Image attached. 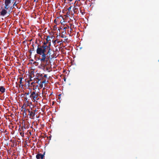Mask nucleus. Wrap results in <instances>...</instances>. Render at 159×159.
I'll use <instances>...</instances> for the list:
<instances>
[{
	"mask_svg": "<svg viewBox=\"0 0 159 159\" xmlns=\"http://www.w3.org/2000/svg\"><path fill=\"white\" fill-rule=\"evenodd\" d=\"M48 45H47V46L46 47V49L47 50L48 49H52L50 47L51 46V42H48Z\"/></svg>",
	"mask_w": 159,
	"mask_h": 159,
	"instance_id": "6e6552de",
	"label": "nucleus"
},
{
	"mask_svg": "<svg viewBox=\"0 0 159 159\" xmlns=\"http://www.w3.org/2000/svg\"><path fill=\"white\" fill-rule=\"evenodd\" d=\"M25 94H26L27 95H28L29 94V93H25Z\"/></svg>",
	"mask_w": 159,
	"mask_h": 159,
	"instance_id": "c756f323",
	"label": "nucleus"
},
{
	"mask_svg": "<svg viewBox=\"0 0 159 159\" xmlns=\"http://www.w3.org/2000/svg\"><path fill=\"white\" fill-rule=\"evenodd\" d=\"M39 94L37 93H36L35 91L33 92L30 95V97L34 100L35 101L37 99V98Z\"/></svg>",
	"mask_w": 159,
	"mask_h": 159,
	"instance_id": "f03ea898",
	"label": "nucleus"
},
{
	"mask_svg": "<svg viewBox=\"0 0 159 159\" xmlns=\"http://www.w3.org/2000/svg\"><path fill=\"white\" fill-rule=\"evenodd\" d=\"M19 79H20V84H21L22 83V78H20Z\"/></svg>",
	"mask_w": 159,
	"mask_h": 159,
	"instance_id": "dca6fc26",
	"label": "nucleus"
},
{
	"mask_svg": "<svg viewBox=\"0 0 159 159\" xmlns=\"http://www.w3.org/2000/svg\"><path fill=\"white\" fill-rule=\"evenodd\" d=\"M20 135L22 137H24V133L23 132H21L20 133Z\"/></svg>",
	"mask_w": 159,
	"mask_h": 159,
	"instance_id": "4468645a",
	"label": "nucleus"
},
{
	"mask_svg": "<svg viewBox=\"0 0 159 159\" xmlns=\"http://www.w3.org/2000/svg\"><path fill=\"white\" fill-rule=\"evenodd\" d=\"M30 116L34 117L35 116V112L33 111H30L29 110H28Z\"/></svg>",
	"mask_w": 159,
	"mask_h": 159,
	"instance_id": "0eeeda50",
	"label": "nucleus"
},
{
	"mask_svg": "<svg viewBox=\"0 0 159 159\" xmlns=\"http://www.w3.org/2000/svg\"><path fill=\"white\" fill-rule=\"evenodd\" d=\"M43 77L45 78H46L47 77V75H45Z\"/></svg>",
	"mask_w": 159,
	"mask_h": 159,
	"instance_id": "c85d7f7f",
	"label": "nucleus"
},
{
	"mask_svg": "<svg viewBox=\"0 0 159 159\" xmlns=\"http://www.w3.org/2000/svg\"><path fill=\"white\" fill-rule=\"evenodd\" d=\"M158 61H159V60H158Z\"/></svg>",
	"mask_w": 159,
	"mask_h": 159,
	"instance_id": "e433bc0d",
	"label": "nucleus"
},
{
	"mask_svg": "<svg viewBox=\"0 0 159 159\" xmlns=\"http://www.w3.org/2000/svg\"><path fill=\"white\" fill-rule=\"evenodd\" d=\"M53 104H54V102H53V103H52V105H53Z\"/></svg>",
	"mask_w": 159,
	"mask_h": 159,
	"instance_id": "f704fd0d",
	"label": "nucleus"
},
{
	"mask_svg": "<svg viewBox=\"0 0 159 159\" xmlns=\"http://www.w3.org/2000/svg\"><path fill=\"white\" fill-rule=\"evenodd\" d=\"M47 51V50L46 48L39 45H38L36 50V53L37 54L41 55V58L40 60L42 62L45 61L46 58V53Z\"/></svg>",
	"mask_w": 159,
	"mask_h": 159,
	"instance_id": "f257e3e1",
	"label": "nucleus"
},
{
	"mask_svg": "<svg viewBox=\"0 0 159 159\" xmlns=\"http://www.w3.org/2000/svg\"><path fill=\"white\" fill-rule=\"evenodd\" d=\"M54 22L55 23H56V19H55V20H54Z\"/></svg>",
	"mask_w": 159,
	"mask_h": 159,
	"instance_id": "7c9ffc66",
	"label": "nucleus"
},
{
	"mask_svg": "<svg viewBox=\"0 0 159 159\" xmlns=\"http://www.w3.org/2000/svg\"><path fill=\"white\" fill-rule=\"evenodd\" d=\"M34 50V48L33 47L32 48L31 50H30L29 51V52L30 53V54H31L32 51H33Z\"/></svg>",
	"mask_w": 159,
	"mask_h": 159,
	"instance_id": "ddd939ff",
	"label": "nucleus"
},
{
	"mask_svg": "<svg viewBox=\"0 0 159 159\" xmlns=\"http://www.w3.org/2000/svg\"><path fill=\"white\" fill-rule=\"evenodd\" d=\"M32 46H33V47H34V44L32 45Z\"/></svg>",
	"mask_w": 159,
	"mask_h": 159,
	"instance_id": "2f4dec72",
	"label": "nucleus"
},
{
	"mask_svg": "<svg viewBox=\"0 0 159 159\" xmlns=\"http://www.w3.org/2000/svg\"><path fill=\"white\" fill-rule=\"evenodd\" d=\"M14 7V6L13 5V6H12L10 7V9H12Z\"/></svg>",
	"mask_w": 159,
	"mask_h": 159,
	"instance_id": "5701e85b",
	"label": "nucleus"
},
{
	"mask_svg": "<svg viewBox=\"0 0 159 159\" xmlns=\"http://www.w3.org/2000/svg\"><path fill=\"white\" fill-rule=\"evenodd\" d=\"M70 28V27L69 26H68L67 27H64V29L65 30L66 29H68Z\"/></svg>",
	"mask_w": 159,
	"mask_h": 159,
	"instance_id": "4be33fe9",
	"label": "nucleus"
},
{
	"mask_svg": "<svg viewBox=\"0 0 159 159\" xmlns=\"http://www.w3.org/2000/svg\"><path fill=\"white\" fill-rule=\"evenodd\" d=\"M70 33H71V31L72 30V29L71 28V27H70Z\"/></svg>",
	"mask_w": 159,
	"mask_h": 159,
	"instance_id": "a878e982",
	"label": "nucleus"
},
{
	"mask_svg": "<svg viewBox=\"0 0 159 159\" xmlns=\"http://www.w3.org/2000/svg\"><path fill=\"white\" fill-rule=\"evenodd\" d=\"M33 84V82H32V83H31V84Z\"/></svg>",
	"mask_w": 159,
	"mask_h": 159,
	"instance_id": "72a5a7b5",
	"label": "nucleus"
},
{
	"mask_svg": "<svg viewBox=\"0 0 159 159\" xmlns=\"http://www.w3.org/2000/svg\"><path fill=\"white\" fill-rule=\"evenodd\" d=\"M78 2H77V3L76 4V5H77V7H79V6L80 5L78 4Z\"/></svg>",
	"mask_w": 159,
	"mask_h": 159,
	"instance_id": "cd10ccee",
	"label": "nucleus"
},
{
	"mask_svg": "<svg viewBox=\"0 0 159 159\" xmlns=\"http://www.w3.org/2000/svg\"><path fill=\"white\" fill-rule=\"evenodd\" d=\"M52 42L54 44H56V40H52Z\"/></svg>",
	"mask_w": 159,
	"mask_h": 159,
	"instance_id": "412c9836",
	"label": "nucleus"
},
{
	"mask_svg": "<svg viewBox=\"0 0 159 159\" xmlns=\"http://www.w3.org/2000/svg\"><path fill=\"white\" fill-rule=\"evenodd\" d=\"M72 0H70V2H71V1H72Z\"/></svg>",
	"mask_w": 159,
	"mask_h": 159,
	"instance_id": "473e14b6",
	"label": "nucleus"
},
{
	"mask_svg": "<svg viewBox=\"0 0 159 159\" xmlns=\"http://www.w3.org/2000/svg\"><path fill=\"white\" fill-rule=\"evenodd\" d=\"M43 85L42 84H40L39 85L40 87L41 88H42L43 87Z\"/></svg>",
	"mask_w": 159,
	"mask_h": 159,
	"instance_id": "aec40b11",
	"label": "nucleus"
},
{
	"mask_svg": "<svg viewBox=\"0 0 159 159\" xmlns=\"http://www.w3.org/2000/svg\"><path fill=\"white\" fill-rule=\"evenodd\" d=\"M48 43L47 42L44 41L42 44V45H41V46H42L43 47H44V48H46V47L47 46V44Z\"/></svg>",
	"mask_w": 159,
	"mask_h": 159,
	"instance_id": "1a4fd4ad",
	"label": "nucleus"
},
{
	"mask_svg": "<svg viewBox=\"0 0 159 159\" xmlns=\"http://www.w3.org/2000/svg\"><path fill=\"white\" fill-rule=\"evenodd\" d=\"M78 7H77L76 6H74L73 10L74 12L77 11V10L78 9Z\"/></svg>",
	"mask_w": 159,
	"mask_h": 159,
	"instance_id": "9d476101",
	"label": "nucleus"
},
{
	"mask_svg": "<svg viewBox=\"0 0 159 159\" xmlns=\"http://www.w3.org/2000/svg\"><path fill=\"white\" fill-rule=\"evenodd\" d=\"M70 11H68L67 13V15H69V16H70Z\"/></svg>",
	"mask_w": 159,
	"mask_h": 159,
	"instance_id": "6ab92c4d",
	"label": "nucleus"
},
{
	"mask_svg": "<svg viewBox=\"0 0 159 159\" xmlns=\"http://www.w3.org/2000/svg\"><path fill=\"white\" fill-rule=\"evenodd\" d=\"M7 12L5 9H3L1 12V16H4L7 13Z\"/></svg>",
	"mask_w": 159,
	"mask_h": 159,
	"instance_id": "39448f33",
	"label": "nucleus"
},
{
	"mask_svg": "<svg viewBox=\"0 0 159 159\" xmlns=\"http://www.w3.org/2000/svg\"><path fill=\"white\" fill-rule=\"evenodd\" d=\"M44 157V154H40V158L41 159H43Z\"/></svg>",
	"mask_w": 159,
	"mask_h": 159,
	"instance_id": "2eb2a0df",
	"label": "nucleus"
},
{
	"mask_svg": "<svg viewBox=\"0 0 159 159\" xmlns=\"http://www.w3.org/2000/svg\"><path fill=\"white\" fill-rule=\"evenodd\" d=\"M67 40H68V39L67 38H66V39H64V40H65V41H67Z\"/></svg>",
	"mask_w": 159,
	"mask_h": 159,
	"instance_id": "bb28decb",
	"label": "nucleus"
},
{
	"mask_svg": "<svg viewBox=\"0 0 159 159\" xmlns=\"http://www.w3.org/2000/svg\"><path fill=\"white\" fill-rule=\"evenodd\" d=\"M40 154L41 153H39L36 155V158L37 159H39L40 158Z\"/></svg>",
	"mask_w": 159,
	"mask_h": 159,
	"instance_id": "f8f14e48",
	"label": "nucleus"
},
{
	"mask_svg": "<svg viewBox=\"0 0 159 159\" xmlns=\"http://www.w3.org/2000/svg\"><path fill=\"white\" fill-rule=\"evenodd\" d=\"M76 2V1L75 2V4Z\"/></svg>",
	"mask_w": 159,
	"mask_h": 159,
	"instance_id": "c9c22d12",
	"label": "nucleus"
},
{
	"mask_svg": "<svg viewBox=\"0 0 159 159\" xmlns=\"http://www.w3.org/2000/svg\"><path fill=\"white\" fill-rule=\"evenodd\" d=\"M50 37L49 36H47V38L46 39V42H48V43L49 42V41H50Z\"/></svg>",
	"mask_w": 159,
	"mask_h": 159,
	"instance_id": "9b49d317",
	"label": "nucleus"
},
{
	"mask_svg": "<svg viewBox=\"0 0 159 159\" xmlns=\"http://www.w3.org/2000/svg\"><path fill=\"white\" fill-rule=\"evenodd\" d=\"M72 6H70V7H69L68 9H67V10H68V11H70V10H71V7H72Z\"/></svg>",
	"mask_w": 159,
	"mask_h": 159,
	"instance_id": "f3484780",
	"label": "nucleus"
},
{
	"mask_svg": "<svg viewBox=\"0 0 159 159\" xmlns=\"http://www.w3.org/2000/svg\"><path fill=\"white\" fill-rule=\"evenodd\" d=\"M5 89L3 86H0V92L2 93H3L5 92Z\"/></svg>",
	"mask_w": 159,
	"mask_h": 159,
	"instance_id": "423d86ee",
	"label": "nucleus"
},
{
	"mask_svg": "<svg viewBox=\"0 0 159 159\" xmlns=\"http://www.w3.org/2000/svg\"><path fill=\"white\" fill-rule=\"evenodd\" d=\"M45 81H46V80H45L44 81H42V82L40 81V83H41V84H44V83H45Z\"/></svg>",
	"mask_w": 159,
	"mask_h": 159,
	"instance_id": "a211bd4d",
	"label": "nucleus"
},
{
	"mask_svg": "<svg viewBox=\"0 0 159 159\" xmlns=\"http://www.w3.org/2000/svg\"><path fill=\"white\" fill-rule=\"evenodd\" d=\"M17 4L16 3V1L14 3V4H13V6H14L15 5L16 6V5Z\"/></svg>",
	"mask_w": 159,
	"mask_h": 159,
	"instance_id": "b1692460",
	"label": "nucleus"
},
{
	"mask_svg": "<svg viewBox=\"0 0 159 159\" xmlns=\"http://www.w3.org/2000/svg\"><path fill=\"white\" fill-rule=\"evenodd\" d=\"M52 49H48L47 50V52L46 53V58L45 61L47 62L49 60L50 57V56L52 55Z\"/></svg>",
	"mask_w": 159,
	"mask_h": 159,
	"instance_id": "7ed1b4c3",
	"label": "nucleus"
},
{
	"mask_svg": "<svg viewBox=\"0 0 159 159\" xmlns=\"http://www.w3.org/2000/svg\"><path fill=\"white\" fill-rule=\"evenodd\" d=\"M61 38H66V36L65 37H64V36H63V35H62L61 36Z\"/></svg>",
	"mask_w": 159,
	"mask_h": 159,
	"instance_id": "393cba45",
	"label": "nucleus"
},
{
	"mask_svg": "<svg viewBox=\"0 0 159 159\" xmlns=\"http://www.w3.org/2000/svg\"><path fill=\"white\" fill-rule=\"evenodd\" d=\"M11 2V0H5V8L6 10H7L10 7V4Z\"/></svg>",
	"mask_w": 159,
	"mask_h": 159,
	"instance_id": "20e7f679",
	"label": "nucleus"
}]
</instances>
